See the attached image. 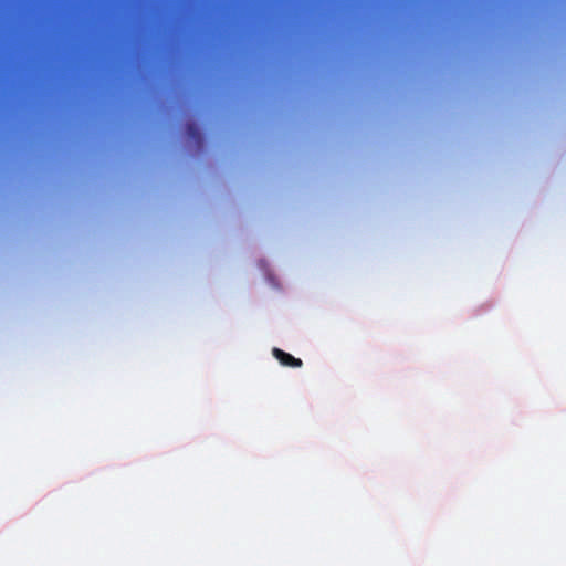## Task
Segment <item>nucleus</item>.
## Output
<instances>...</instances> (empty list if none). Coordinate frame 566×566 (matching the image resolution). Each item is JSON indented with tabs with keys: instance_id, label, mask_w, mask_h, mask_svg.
<instances>
[{
	"instance_id": "f03ea898",
	"label": "nucleus",
	"mask_w": 566,
	"mask_h": 566,
	"mask_svg": "<svg viewBox=\"0 0 566 566\" xmlns=\"http://www.w3.org/2000/svg\"><path fill=\"white\" fill-rule=\"evenodd\" d=\"M187 133H188L189 136H191L196 140H200V138H201L200 137V133H199V130H198V128L196 127L195 124H189L187 126Z\"/></svg>"
},
{
	"instance_id": "f257e3e1",
	"label": "nucleus",
	"mask_w": 566,
	"mask_h": 566,
	"mask_svg": "<svg viewBox=\"0 0 566 566\" xmlns=\"http://www.w3.org/2000/svg\"><path fill=\"white\" fill-rule=\"evenodd\" d=\"M272 354L283 366L300 368L303 365V363L300 358H295L291 354L282 350L280 348H276V347L273 348Z\"/></svg>"
}]
</instances>
